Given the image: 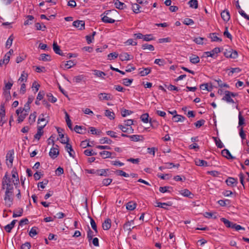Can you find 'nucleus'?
Listing matches in <instances>:
<instances>
[{
    "instance_id": "28",
    "label": "nucleus",
    "mask_w": 249,
    "mask_h": 249,
    "mask_svg": "<svg viewBox=\"0 0 249 249\" xmlns=\"http://www.w3.org/2000/svg\"><path fill=\"white\" fill-rule=\"evenodd\" d=\"M137 206V204L133 201H130L128 202L126 205V208L128 210L133 211L134 210Z\"/></svg>"
},
{
    "instance_id": "18",
    "label": "nucleus",
    "mask_w": 249,
    "mask_h": 249,
    "mask_svg": "<svg viewBox=\"0 0 249 249\" xmlns=\"http://www.w3.org/2000/svg\"><path fill=\"white\" fill-rule=\"evenodd\" d=\"M220 220L222 222L224 223L226 227L234 229L235 223L231 222V221H230L229 220L225 218H221Z\"/></svg>"
},
{
    "instance_id": "49",
    "label": "nucleus",
    "mask_w": 249,
    "mask_h": 249,
    "mask_svg": "<svg viewBox=\"0 0 249 249\" xmlns=\"http://www.w3.org/2000/svg\"><path fill=\"white\" fill-rule=\"evenodd\" d=\"M169 189H172V187L169 186L160 187L159 188V191L162 193H165L166 192L170 193L171 192V191L169 190Z\"/></svg>"
},
{
    "instance_id": "24",
    "label": "nucleus",
    "mask_w": 249,
    "mask_h": 249,
    "mask_svg": "<svg viewBox=\"0 0 249 249\" xmlns=\"http://www.w3.org/2000/svg\"><path fill=\"white\" fill-rule=\"evenodd\" d=\"M53 50L55 53L56 54H58L60 55L63 56L64 55L63 53H61V51L60 49L59 46L57 45V43L56 42H53Z\"/></svg>"
},
{
    "instance_id": "6",
    "label": "nucleus",
    "mask_w": 249,
    "mask_h": 249,
    "mask_svg": "<svg viewBox=\"0 0 249 249\" xmlns=\"http://www.w3.org/2000/svg\"><path fill=\"white\" fill-rule=\"evenodd\" d=\"M224 54L227 58L235 59L238 57L237 52L232 49H230L229 50H226L224 53Z\"/></svg>"
},
{
    "instance_id": "12",
    "label": "nucleus",
    "mask_w": 249,
    "mask_h": 249,
    "mask_svg": "<svg viewBox=\"0 0 249 249\" xmlns=\"http://www.w3.org/2000/svg\"><path fill=\"white\" fill-rule=\"evenodd\" d=\"M110 11H107L104 12V14H106V15H104L102 18L103 22L108 23H113L115 22V20L114 19L109 18L107 16V15Z\"/></svg>"
},
{
    "instance_id": "53",
    "label": "nucleus",
    "mask_w": 249,
    "mask_h": 249,
    "mask_svg": "<svg viewBox=\"0 0 249 249\" xmlns=\"http://www.w3.org/2000/svg\"><path fill=\"white\" fill-rule=\"evenodd\" d=\"M36 229L37 228L36 227H34L31 228L30 232H29V235L31 237H34L35 235L37 234V232L36 231Z\"/></svg>"
},
{
    "instance_id": "25",
    "label": "nucleus",
    "mask_w": 249,
    "mask_h": 249,
    "mask_svg": "<svg viewBox=\"0 0 249 249\" xmlns=\"http://www.w3.org/2000/svg\"><path fill=\"white\" fill-rule=\"evenodd\" d=\"M118 127L124 132H128L130 133L133 132V129H132L131 126L126 127L124 125L119 124Z\"/></svg>"
},
{
    "instance_id": "3",
    "label": "nucleus",
    "mask_w": 249,
    "mask_h": 249,
    "mask_svg": "<svg viewBox=\"0 0 249 249\" xmlns=\"http://www.w3.org/2000/svg\"><path fill=\"white\" fill-rule=\"evenodd\" d=\"M69 139L68 137H66V140H62L61 142L62 143L66 144L65 146V149L68 151L69 155L74 158L75 152L73 151L71 144L69 143Z\"/></svg>"
},
{
    "instance_id": "27",
    "label": "nucleus",
    "mask_w": 249,
    "mask_h": 249,
    "mask_svg": "<svg viewBox=\"0 0 249 249\" xmlns=\"http://www.w3.org/2000/svg\"><path fill=\"white\" fill-rule=\"evenodd\" d=\"M157 205H156V207H160L164 209H167L166 207H164V206H171L172 205V202H168L167 203H161L159 202H156Z\"/></svg>"
},
{
    "instance_id": "50",
    "label": "nucleus",
    "mask_w": 249,
    "mask_h": 249,
    "mask_svg": "<svg viewBox=\"0 0 249 249\" xmlns=\"http://www.w3.org/2000/svg\"><path fill=\"white\" fill-rule=\"evenodd\" d=\"M47 96L48 97V100L53 103H55L57 101V99L51 93H47Z\"/></svg>"
},
{
    "instance_id": "17",
    "label": "nucleus",
    "mask_w": 249,
    "mask_h": 249,
    "mask_svg": "<svg viewBox=\"0 0 249 249\" xmlns=\"http://www.w3.org/2000/svg\"><path fill=\"white\" fill-rule=\"evenodd\" d=\"M129 138L133 142L143 141L144 140L143 137L140 135H130L129 136Z\"/></svg>"
},
{
    "instance_id": "43",
    "label": "nucleus",
    "mask_w": 249,
    "mask_h": 249,
    "mask_svg": "<svg viewBox=\"0 0 249 249\" xmlns=\"http://www.w3.org/2000/svg\"><path fill=\"white\" fill-rule=\"evenodd\" d=\"M36 112H34V113L31 114L29 117L28 121L30 124H32L36 121Z\"/></svg>"
},
{
    "instance_id": "4",
    "label": "nucleus",
    "mask_w": 249,
    "mask_h": 249,
    "mask_svg": "<svg viewBox=\"0 0 249 249\" xmlns=\"http://www.w3.org/2000/svg\"><path fill=\"white\" fill-rule=\"evenodd\" d=\"M14 150H9L6 156V163L8 167H12L14 160Z\"/></svg>"
},
{
    "instance_id": "47",
    "label": "nucleus",
    "mask_w": 249,
    "mask_h": 249,
    "mask_svg": "<svg viewBox=\"0 0 249 249\" xmlns=\"http://www.w3.org/2000/svg\"><path fill=\"white\" fill-rule=\"evenodd\" d=\"M210 36L212 39V41H221L222 39L216 36V33H212L210 34Z\"/></svg>"
},
{
    "instance_id": "37",
    "label": "nucleus",
    "mask_w": 249,
    "mask_h": 249,
    "mask_svg": "<svg viewBox=\"0 0 249 249\" xmlns=\"http://www.w3.org/2000/svg\"><path fill=\"white\" fill-rule=\"evenodd\" d=\"M105 116L107 117L110 120H113L115 118V114L109 109L105 110Z\"/></svg>"
},
{
    "instance_id": "36",
    "label": "nucleus",
    "mask_w": 249,
    "mask_h": 249,
    "mask_svg": "<svg viewBox=\"0 0 249 249\" xmlns=\"http://www.w3.org/2000/svg\"><path fill=\"white\" fill-rule=\"evenodd\" d=\"M114 4L115 5V7L118 9H123L124 8V6L125 5L124 3L120 1L119 0H114Z\"/></svg>"
},
{
    "instance_id": "56",
    "label": "nucleus",
    "mask_w": 249,
    "mask_h": 249,
    "mask_svg": "<svg viewBox=\"0 0 249 249\" xmlns=\"http://www.w3.org/2000/svg\"><path fill=\"white\" fill-rule=\"evenodd\" d=\"M5 116V110L4 104H1L0 105V118H4Z\"/></svg>"
},
{
    "instance_id": "33",
    "label": "nucleus",
    "mask_w": 249,
    "mask_h": 249,
    "mask_svg": "<svg viewBox=\"0 0 249 249\" xmlns=\"http://www.w3.org/2000/svg\"><path fill=\"white\" fill-rule=\"evenodd\" d=\"M141 7L140 6V4L138 3H134L132 5V9L133 11L136 13L138 14L140 12H141V11L140 10Z\"/></svg>"
},
{
    "instance_id": "9",
    "label": "nucleus",
    "mask_w": 249,
    "mask_h": 249,
    "mask_svg": "<svg viewBox=\"0 0 249 249\" xmlns=\"http://www.w3.org/2000/svg\"><path fill=\"white\" fill-rule=\"evenodd\" d=\"M59 155L58 146L55 145V146L52 148L49 152V156L51 158L54 159Z\"/></svg>"
},
{
    "instance_id": "1",
    "label": "nucleus",
    "mask_w": 249,
    "mask_h": 249,
    "mask_svg": "<svg viewBox=\"0 0 249 249\" xmlns=\"http://www.w3.org/2000/svg\"><path fill=\"white\" fill-rule=\"evenodd\" d=\"M12 179L6 172L2 179V189H5V191H14Z\"/></svg>"
},
{
    "instance_id": "7",
    "label": "nucleus",
    "mask_w": 249,
    "mask_h": 249,
    "mask_svg": "<svg viewBox=\"0 0 249 249\" xmlns=\"http://www.w3.org/2000/svg\"><path fill=\"white\" fill-rule=\"evenodd\" d=\"M220 52V49L218 47H216L210 52H205V53L206 55V57L216 58L217 57L216 54Z\"/></svg>"
},
{
    "instance_id": "54",
    "label": "nucleus",
    "mask_w": 249,
    "mask_h": 249,
    "mask_svg": "<svg viewBox=\"0 0 249 249\" xmlns=\"http://www.w3.org/2000/svg\"><path fill=\"white\" fill-rule=\"evenodd\" d=\"M112 142V141L110 139H108L107 137H105L100 140V143L102 144H111Z\"/></svg>"
},
{
    "instance_id": "26",
    "label": "nucleus",
    "mask_w": 249,
    "mask_h": 249,
    "mask_svg": "<svg viewBox=\"0 0 249 249\" xmlns=\"http://www.w3.org/2000/svg\"><path fill=\"white\" fill-rule=\"evenodd\" d=\"M131 223H134L133 220L126 222L125 223L124 225V229L128 231L129 232H130L132 231V229L135 228V227H131Z\"/></svg>"
},
{
    "instance_id": "11",
    "label": "nucleus",
    "mask_w": 249,
    "mask_h": 249,
    "mask_svg": "<svg viewBox=\"0 0 249 249\" xmlns=\"http://www.w3.org/2000/svg\"><path fill=\"white\" fill-rule=\"evenodd\" d=\"M98 98L100 100H111L112 99V96L110 94L107 93H101L98 94Z\"/></svg>"
},
{
    "instance_id": "58",
    "label": "nucleus",
    "mask_w": 249,
    "mask_h": 249,
    "mask_svg": "<svg viewBox=\"0 0 249 249\" xmlns=\"http://www.w3.org/2000/svg\"><path fill=\"white\" fill-rule=\"evenodd\" d=\"M190 61L193 64H197L199 62L200 59L198 56L195 55L193 57H190Z\"/></svg>"
},
{
    "instance_id": "57",
    "label": "nucleus",
    "mask_w": 249,
    "mask_h": 249,
    "mask_svg": "<svg viewBox=\"0 0 249 249\" xmlns=\"http://www.w3.org/2000/svg\"><path fill=\"white\" fill-rule=\"evenodd\" d=\"M213 138L214 139L215 144L218 148H222L224 147V145L220 139H217L215 137H213Z\"/></svg>"
},
{
    "instance_id": "30",
    "label": "nucleus",
    "mask_w": 249,
    "mask_h": 249,
    "mask_svg": "<svg viewBox=\"0 0 249 249\" xmlns=\"http://www.w3.org/2000/svg\"><path fill=\"white\" fill-rule=\"evenodd\" d=\"M28 74L25 72V71H22L20 77L19 78L18 81L20 82H26L27 80Z\"/></svg>"
},
{
    "instance_id": "39",
    "label": "nucleus",
    "mask_w": 249,
    "mask_h": 249,
    "mask_svg": "<svg viewBox=\"0 0 249 249\" xmlns=\"http://www.w3.org/2000/svg\"><path fill=\"white\" fill-rule=\"evenodd\" d=\"M191 8L197 9L198 8V1L197 0H191L188 2Z\"/></svg>"
},
{
    "instance_id": "51",
    "label": "nucleus",
    "mask_w": 249,
    "mask_h": 249,
    "mask_svg": "<svg viewBox=\"0 0 249 249\" xmlns=\"http://www.w3.org/2000/svg\"><path fill=\"white\" fill-rule=\"evenodd\" d=\"M218 203L221 206H226L230 204V201L229 199L219 200Z\"/></svg>"
},
{
    "instance_id": "41",
    "label": "nucleus",
    "mask_w": 249,
    "mask_h": 249,
    "mask_svg": "<svg viewBox=\"0 0 249 249\" xmlns=\"http://www.w3.org/2000/svg\"><path fill=\"white\" fill-rule=\"evenodd\" d=\"M75 65V64L74 63V62L73 61L69 60V61H67V63L64 64V67H63L62 66H61V67L62 68H63L64 69H68L71 68L72 67H73Z\"/></svg>"
},
{
    "instance_id": "59",
    "label": "nucleus",
    "mask_w": 249,
    "mask_h": 249,
    "mask_svg": "<svg viewBox=\"0 0 249 249\" xmlns=\"http://www.w3.org/2000/svg\"><path fill=\"white\" fill-rule=\"evenodd\" d=\"M123 84L126 86H129L132 83L133 79L124 78L123 80Z\"/></svg>"
},
{
    "instance_id": "62",
    "label": "nucleus",
    "mask_w": 249,
    "mask_h": 249,
    "mask_svg": "<svg viewBox=\"0 0 249 249\" xmlns=\"http://www.w3.org/2000/svg\"><path fill=\"white\" fill-rule=\"evenodd\" d=\"M84 76L83 75H79L75 76L73 78V81L75 83H80L84 78Z\"/></svg>"
},
{
    "instance_id": "23",
    "label": "nucleus",
    "mask_w": 249,
    "mask_h": 249,
    "mask_svg": "<svg viewBox=\"0 0 249 249\" xmlns=\"http://www.w3.org/2000/svg\"><path fill=\"white\" fill-rule=\"evenodd\" d=\"M221 154L223 157L226 158L228 159H234V158L232 156L230 151L227 149H223L221 152Z\"/></svg>"
},
{
    "instance_id": "20",
    "label": "nucleus",
    "mask_w": 249,
    "mask_h": 249,
    "mask_svg": "<svg viewBox=\"0 0 249 249\" xmlns=\"http://www.w3.org/2000/svg\"><path fill=\"white\" fill-rule=\"evenodd\" d=\"M229 91L226 90L225 92V96L223 97L222 100L226 101L228 103H233L234 101L231 98V96L229 93Z\"/></svg>"
},
{
    "instance_id": "60",
    "label": "nucleus",
    "mask_w": 249,
    "mask_h": 249,
    "mask_svg": "<svg viewBox=\"0 0 249 249\" xmlns=\"http://www.w3.org/2000/svg\"><path fill=\"white\" fill-rule=\"evenodd\" d=\"M205 122V121L204 120L201 119V120H200L196 122L194 124L196 127L199 128L204 124Z\"/></svg>"
},
{
    "instance_id": "61",
    "label": "nucleus",
    "mask_w": 249,
    "mask_h": 249,
    "mask_svg": "<svg viewBox=\"0 0 249 249\" xmlns=\"http://www.w3.org/2000/svg\"><path fill=\"white\" fill-rule=\"evenodd\" d=\"M143 40L146 41H149L154 40V38L153 37L152 34H148L144 35Z\"/></svg>"
},
{
    "instance_id": "35",
    "label": "nucleus",
    "mask_w": 249,
    "mask_h": 249,
    "mask_svg": "<svg viewBox=\"0 0 249 249\" xmlns=\"http://www.w3.org/2000/svg\"><path fill=\"white\" fill-rule=\"evenodd\" d=\"M95 235L94 232L88 227V230L87 231V238L89 242L90 243L93 237Z\"/></svg>"
},
{
    "instance_id": "44",
    "label": "nucleus",
    "mask_w": 249,
    "mask_h": 249,
    "mask_svg": "<svg viewBox=\"0 0 249 249\" xmlns=\"http://www.w3.org/2000/svg\"><path fill=\"white\" fill-rule=\"evenodd\" d=\"M26 18L27 19L24 21V25H28L31 24L34 19V17L32 15H28L27 16Z\"/></svg>"
},
{
    "instance_id": "34",
    "label": "nucleus",
    "mask_w": 249,
    "mask_h": 249,
    "mask_svg": "<svg viewBox=\"0 0 249 249\" xmlns=\"http://www.w3.org/2000/svg\"><path fill=\"white\" fill-rule=\"evenodd\" d=\"M173 119L175 122H183L185 120V117L182 115L177 114L173 116Z\"/></svg>"
},
{
    "instance_id": "16",
    "label": "nucleus",
    "mask_w": 249,
    "mask_h": 249,
    "mask_svg": "<svg viewBox=\"0 0 249 249\" xmlns=\"http://www.w3.org/2000/svg\"><path fill=\"white\" fill-rule=\"evenodd\" d=\"M221 17L224 21L228 22L230 19V15L228 10L223 11L221 13Z\"/></svg>"
},
{
    "instance_id": "64",
    "label": "nucleus",
    "mask_w": 249,
    "mask_h": 249,
    "mask_svg": "<svg viewBox=\"0 0 249 249\" xmlns=\"http://www.w3.org/2000/svg\"><path fill=\"white\" fill-rule=\"evenodd\" d=\"M148 117H149L148 114L145 113V114H143L141 116V119L143 122H144L145 123H147L148 122Z\"/></svg>"
},
{
    "instance_id": "63",
    "label": "nucleus",
    "mask_w": 249,
    "mask_h": 249,
    "mask_svg": "<svg viewBox=\"0 0 249 249\" xmlns=\"http://www.w3.org/2000/svg\"><path fill=\"white\" fill-rule=\"evenodd\" d=\"M112 181V179L111 178H105L102 181V184L104 186H108L109 185Z\"/></svg>"
},
{
    "instance_id": "38",
    "label": "nucleus",
    "mask_w": 249,
    "mask_h": 249,
    "mask_svg": "<svg viewBox=\"0 0 249 249\" xmlns=\"http://www.w3.org/2000/svg\"><path fill=\"white\" fill-rule=\"evenodd\" d=\"M100 155L104 159L110 158L112 155V153L110 152L107 151H103L100 152L99 153Z\"/></svg>"
},
{
    "instance_id": "52",
    "label": "nucleus",
    "mask_w": 249,
    "mask_h": 249,
    "mask_svg": "<svg viewBox=\"0 0 249 249\" xmlns=\"http://www.w3.org/2000/svg\"><path fill=\"white\" fill-rule=\"evenodd\" d=\"M9 60L10 58L8 57V56H7L5 54L3 58L0 60V66H1L4 64H7L8 63Z\"/></svg>"
},
{
    "instance_id": "21",
    "label": "nucleus",
    "mask_w": 249,
    "mask_h": 249,
    "mask_svg": "<svg viewBox=\"0 0 249 249\" xmlns=\"http://www.w3.org/2000/svg\"><path fill=\"white\" fill-rule=\"evenodd\" d=\"M111 225V220L107 218L103 223L102 227L104 230H108L110 228Z\"/></svg>"
},
{
    "instance_id": "19",
    "label": "nucleus",
    "mask_w": 249,
    "mask_h": 249,
    "mask_svg": "<svg viewBox=\"0 0 249 249\" xmlns=\"http://www.w3.org/2000/svg\"><path fill=\"white\" fill-rule=\"evenodd\" d=\"M74 131L79 134H85L86 132V128L82 126L75 125L74 128Z\"/></svg>"
},
{
    "instance_id": "2",
    "label": "nucleus",
    "mask_w": 249,
    "mask_h": 249,
    "mask_svg": "<svg viewBox=\"0 0 249 249\" xmlns=\"http://www.w3.org/2000/svg\"><path fill=\"white\" fill-rule=\"evenodd\" d=\"M14 191H5L4 196L5 205L8 207H10L13 203Z\"/></svg>"
},
{
    "instance_id": "13",
    "label": "nucleus",
    "mask_w": 249,
    "mask_h": 249,
    "mask_svg": "<svg viewBox=\"0 0 249 249\" xmlns=\"http://www.w3.org/2000/svg\"><path fill=\"white\" fill-rule=\"evenodd\" d=\"M138 71L139 74L141 76H144L148 75L151 72V69L150 68H139Z\"/></svg>"
},
{
    "instance_id": "22",
    "label": "nucleus",
    "mask_w": 249,
    "mask_h": 249,
    "mask_svg": "<svg viewBox=\"0 0 249 249\" xmlns=\"http://www.w3.org/2000/svg\"><path fill=\"white\" fill-rule=\"evenodd\" d=\"M109 171L108 169H98L96 170V175L100 176H104V177H107L108 176L107 175V171Z\"/></svg>"
},
{
    "instance_id": "8",
    "label": "nucleus",
    "mask_w": 249,
    "mask_h": 249,
    "mask_svg": "<svg viewBox=\"0 0 249 249\" xmlns=\"http://www.w3.org/2000/svg\"><path fill=\"white\" fill-rule=\"evenodd\" d=\"M85 23L84 20H76L72 23V25L80 30L85 29Z\"/></svg>"
},
{
    "instance_id": "55",
    "label": "nucleus",
    "mask_w": 249,
    "mask_h": 249,
    "mask_svg": "<svg viewBox=\"0 0 249 249\" xmlns=\"http://www.w3.org/2000/svg\"><path fill=\"white\" fill-rule=\"evenodd\" d=\"M183 23L186 25H192L194 24L195 22L192 19L186 18L184 19Z\"/></svg>"
},
{
    "instance_id": "48",
    "label": "nucleus",
    "mask_w": 249,
    "mask_h": 249,
    "mask_svg": "<svg viewBox=\"0 0 249 249\" xmlns=\"http://www.w3.org/2000/svg\"><path fill=\"white\" fill-rule=\"evenodd\" d=\"M180 194L184 196L189 197L190 198L192 197L191 196H190V195H192V193L188 189H184L183 190H181L180 192Z\"/></svg>"
},
{
    "instance_id": "14",
    "label": "nucleus",
    "mask_w": 249,
    "mask_h": 249,
    "mask_svg": "<svg viewBox=\"0 0 249 249\" xmlns=\"http://www.w3.org/2000/svg\"><path fill=\"white\" fill-rule=\"evenodd\" d=\"M120 59L121 61H127L133 58V56H130L127 53H122L119 55Z\"/></svg>"
},
{
    "instance_id": "40",
    "label": "nucleus",
    "mask_w": 249,
    "mask_h": 249,
    "mask_svg": "<svg viewBox=\"0 0 249 249\" xmlns=\"http://www.w3.org/2000/svg\"><path fill=\"white\" fill-rule=\"evenodd\" d=\"M39 59L43 61H49L51 60V56L49 54L42 53Z\"/></svg>"
},
{
    "instance_id": "31",
    "label": "nucleus",
    "mask_w": 249,
    "mask_h": 249,
    "mask_svg": "<svg viewBox=\"0 0 249 249\" xmlns=\"http://www.w3.org/2000/svg\"><path fill=\"white\" fill-rule=\"evenodd\" d=\"M204 216L208 218L216 219L217 218V215L216 213L205 212L204 213Z\"/></svg>"
},
{
    "instance_id": "15",
    "label": "nucleus",
    "mask_w": 249,
    "mask_h": 249,
    "mask_svg": "<svg viewBox=\"0 0 249 249\" xmlns=\"http://www.w3.org/2000/svg\"><path fill=\"white\" fill-rule=\"evenodd\" d=\"M226 182L228 186H236L238 181L237 179L231 177H229L226 180Z\"/></svg>"
},
{
    "instance_id": "46",
    "label": "nucleus",
    "mask_w": 249,
    "mask_h": 249,
    "mask_svg": "<svg viewBox=\"0 0 249 249\" xmlns=\"http://www.w3.org/2000/svg\"><path fill=\"white\" fill-rule=\"evenodd\" d=\"M90 225H91V226L92 229L95 231V232L96 233H97L98 230H97V225H96V224L95 221L94 220V219L90 217Z\"/></svg>"
},
{
    "instance_id": "42",
    "label": "nucleus",
    "mask_w": 249,
    "mask_h": 249,
    "mask_svg": "<svg viewBox=\"0 0 249 249\" xmlns=\"http://www.w3.org/2000/svg\"><path fill=\"white\" fill-rule=\"evenodd\" d=\"M12 182L14 185L17 187V186L19 183V178L18 175L12 174Z\"/></svg>"
},
{
    "instance_id": "32",
    "label": "nucleus",
    "mask_w": 249,
    "mask_h": 249,
    "mask_svg": "<svg viewBox=\"0 0 249 249\" xmlns=\"http://www.w3.org/2000/svg\"><path fill=\"white\" fill-rule=\"evenodd\" d=\"M93 72H94V74L96 76L100 77V78H102L103 79L105 78L104 76L106 75V74L104 72L100 71L99 70H93Z\"/></svg>"
},
{
    "instance_id": "10",
    "label": "nucleus",
    "mask_w": 249,
    "mask_h": 249,
    "mask_svg": "<svg viewBox=\"0 0 249 249\" xmlns=\"http://www.w3.org/2000/svg\"><path fill=\"white\" fill-rule=\"evenodd\" d=\"M48 121L45 124H44V125H41L37 126V132L34 136V138L35 139H37L38 140L40 139L41 136L43 134V131L42 130L43 128L46 125Z\"/></svg>"
},
{
    "instance_id": "29",
    "label": "nucleus",
    "mask_w": 249,
    "mask_h": 249,
    "mask_svg": "<svg viewBox=\"0 0 249 249\" xmlns=\"http://www.w3.org/2000/svg\"><path fill=\"white\" fill-rule=\"evenodd\" d=\"M195 163L196 165L200 166H203L206 167L208 166V163L206 161L200 159H196L195 160Z\"/></svg>"
},
{
    "instance_id": "5",
    "label": "nucleus",
    "mask_w": 249,
    "mask_h": 249,
    "mask_svg": "<svg viewBox=\"0 0 249 249\" xmlns=\"http://www.w3.org/2000/svg\"><path fill=\"white\" fill-rule=\"evenodd\" d=\"M16 113L18 116L17 121L18 123H20L22 121H23L24 119L28 114V112H24V111L22 110L20 108H18L16 110Z\"/></svg>"
},
{
    "instance_id": "45",
    "label": "nucleus",
    "mask_w": 249,
    "mask_h": 249,
    "mask_svg": "<svg viewBox=\"0 0 249 249\" xmlns=\"http://www.w3.org/2000/svg\"><path fill=\"white\" fill-rule=\"evenodd\" d=\"M142 48L143 50L148 49L149 51H153L154 50V47L151 44H148L147 43H145L142 45Z\"/></svg>"
}]
</instances>
